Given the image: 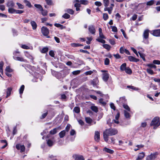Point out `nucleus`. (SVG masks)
<instances>
[{
	"instance_id": "nucleus-15",
	"label": "nucleus",
	"mask_w": 160,
	"mask_h": 160,
	"mask_svg": "<svg viewBox=\"0 0 160 160\" xmlns=\"http://www.w3.org/2000/svg\"><path fill=\"white\" fill-rule=\"evenodd\" d=\"M126 99L125 97H121L120 98L119 101H118V100L117 101V102L118 103H123L126 101Z\"/></svg>"
},
{
	"instance_id": "nucleus-40",
	"label": "nucleus",
	"mask_w": 160,
	"mask_h": 160,
	"mask_svg": "<svg viewBox=\"0 0 160 160\" xmlns=\"http://www.w3.org/2000/svg\"><path fill=\"white\" fill-rule=\"evenodd\" d=\"M125 71L128 74H131L132 73V71L131 69L128 68H126Z\"/></svg>"
},
{
	"instance_id": "nucleus-43",
	"label": "nucleus",
	"mask_w": 160,
	"mask_h": 160,
	"mask_svg": "<svg viewBox=\"0 0 160 160\" xmlns=\"http://www.w3.org/2000/svg\"><path fill=\"white\" fill-rule=\"evenodd\" d=\"M71 126L70 124H68L65 128V131H66L67 132H68L70 128H71Z\"/></svg>"
},
{
	"instance_id": "nucleus-48",
	"label": "nucleus",
	"mask_w": 160,
	"mask_h": 160,
	"mask_svg": "<svg viewBox=\"0 0 160 160\" xmlns=\"http://www.w3.org/2000/svg\"><path fill=\"white\" fill-rule=\"evenodd\" d=\"M109 63V60L108 58H105L104 61V64L105 65H108Z\"/></svg>"
},
{
	"instance_id": "nucleus-47",
	"label": "nucleus",
	"mask_w": 160,
	"mask_h": 160,
	"mask_svg": "<svg viewBox=\"0 0 160 160\" xmlns=\"http://www.w3.org/2000/svg\"><path fill=\"white\" fill-rule=\"evenodd\" d=\"M48 48H44L42 49L41 52L43 53H45L48 51Z\"/></svg>"
},
{
	"instance_id": "nucleus-58",
	"label": "nucleus",
	"mask_w": 160,
	"mask_h": 160,
	"mask_svg": "<svg viewBox=\"0 0 160 160\" xmlns=\"http://www.w3.org/2000/svg\"><path fill=\"white\" fill-rule=\"evenodd\" d=\"M21 47L22 48L24 49H30V48L28 46L25 45H22Z\"/></svg>"
},
{
	"instance_id": "nucleus-13",
	"label": "nucleus",
	"mask_w": 160,
	"mask_h": 160,
	"mask_svg": "<svg viewBox=\"0 0 160 160\" xmlns=\"http://www.w3.org/2000/svg\"><path fill=\"white\" fill-rule=\"evenodd\" d=\"M128 60L131 62H137L139 61V59L135 58L132 56H129L128 57Z\"/></svg>"
},
{
	"instance_id": "nucleus-12",
	"label": "nucleus",
	"mask_w": 160,
	"mask_h": 160,
	"mask_svg": "<svg viewBox=\"0 0 160 160\" xmlns=\"http://www.w3.org/2000/svg\"><path fill=\"white\" fill-rule=\"evenodd\" d=\"M13 58L16 60L19 61L21 62H25L26 61L25 59H24L22 57H15L13 56Z\"/></svg>"
},
{
	"instance_id": "nucleus-16",
	"label": "nucleus",
	"mask_w": 160,
	"mask_h": 160,
	"mask_svg": "<svg viewBox=\"0 0 160 160\" xmlns=\"http://www.w3.org/2000/svg\"><path fill=\"white\" fill-rule=\"evenodd\" d=\"M102 78L103 80L105 81H107L109 78V75L107 73H104L102 74Z\"/></svg>"
},
{
	"instance_id": "nucleus-51",
	"label": "nucleus",
	"mask_w": 160,
	"mask_h": 160,
	"mask_svg": "<svg viewBox=\"0 0 160 160\" xmlns=\"http://www.w3.org/2000/svg\"><path fill=\"white\" fill-rule=\"evenodd\" d=\"M87 38L88 40V41H86V43L87 44H89L90 43L91 41H92V37H87Z\"/></svg>"
},
{
	"instance_id": "nucleus-11",
	"label": "nucleus",
	"mask_w": 160,
	"mask_h": 160,
	"mask_svg": "<svg viewBox=\"0 0 160 160\" xmlns=\"http://www.w3.org/2000/svg\"><path fill=\"white\" fill-rule=\"evenodd\" d=\"M100 133L98 131H96L95 132V136H94V139L97 142H98L100 140Z\"/></svg>"
},
{
	"instance_id": "nucleus-35",
	"label": "nucleus",
	"mask_w": 160,
	"mask_h": 160,
	"mask_svg": "<svg viewBox=\"0 0 160 160\" xmlns=\"http://www.w3.org/2000/svg\"><path fill=\"white\" fill-rule=\"evenodd\" d=\"M91 109L93 111L96 112H98V108L94 106H91Z\"/></svg>"
},
{
	"instance_id": "nucleus-46",
	"label": "nucleus",
	"mask_w": 160,
	"mask_h": 160,
	"mask_svg": "<svg viewBox=\"0 0 160 160\" xmlns=\"http://www.w3.org/2000/svg\"><path fill=\"white\" fill-rule=\"evenodd\" d=\"M41 11L42 14L43 16H46L47 15L48 11L47 10H43Z\"/></svg>"
},
{
	"instance_id": "nucleus-63",
	"label": "nucleus",
	"mask_w": 160,
	"mask_h": 160,
	"mask_svg": "<svg viewBox=\"0 0 160 160\" xmlns=\"http://www.w3.org/2000/svg\"><path fill=\"white\" fill-rule=\"evenodd\" d=\"M75 134H76V132H75V131L74 130L72 129L71 130V131L70 132V134L71 135L73 136V135H74Z\"/></svg>"
},
{
	"instance_id": "nucleus-23",
	"label": "nucleus",
	"mask_w": 160,
	"mask_h": 160,
	"mask_svg": "<svg viewBox=\"0 0 160 160\" xmlns=\"http://www.w3.org/2000/svg\"><path fill=\"white\" fill-rule=\"evenodd\" d=\"M25 55L27 57L31 59L32 61L33 60V58L32 56L31 55L28 53V52H26L25 53Z\"/></svg>"
},
{
	"instance_id": "nucleus-57",
	"label": "nucleus",
	"mask_w": 160,
	"mask_h": 160,
	"mask_svg": "<svg viewBox=\"0 0 160 160\" xmlns=\"http://www.w3.org/2000/svg\"><path fill=\"white\" fill-rule=\"evenodd\" d=\"M72 46L73 47H77L82 46V45L79 44L73 43L71 44Z\"/></svg>"
},
{
	"instance_id": "nucleus-42",
	"label": "nucleus",
	"mask_w": 160,
	"mask_h": 160,
	"mask_svg": "<svg viewBox=\"0 0 160 160\" xmlns=\"http://www.w3.org/2000/svg\"><path fill=\"white\" fill-rule=\"evenodd\" d=\"M66 11L69 13V14H74V11L72 9H67Z\"/></svg>"
},
{
	"instance_id": "nucleus-2",
	"label": "nucleus",
	"mask_w": 160,
	"mask_h": 160,
	"mask_svg": "<svg viewBox=\"0 0 160 160\" xmlns=\"http://www.w3.org/2000/svg\"><path fill=\"white\" fill-rule=\"evenodd\" d=\"M104 6L105 8H104V11H108L109 14H110L112 12V7H108L109 4V0H103Z\"/></svg>"
},
{
	"instance_id": "nucleus-39",
	"label": "nucleus",
	"mask_w": 160,
	"mask_h": 160,
	"mask_svg": "<svg viewBox=\"0 0 160 160\" xmlns=\"http://www.w3.org/2000/svg\"><path fill=\"white\" fill-rule=\"evenodd\" d=\"M62 17L65 19H68L70 17V15L68 13H65L62 16Z\"/></svg>"
},
{
	"instance_id": "nucleus-37",
	"label": "nucleus",
	"mask_w": 160,
	"mask_h": 160,
	"mask_svg": "<svg viewBox=\"0 0 160 160\" xmlns=\"http://www.w3.org/2000/svg\"><path fill=\"white\" fill-rule=\"evenodd\" d=\"M123 107L124 108H125V109L127 110L128 111H130V108L128 105L125 104H123Z\"/></svg>"
},
{
	"instance_id": "nucleus-54",
	"label": "nucleus",
	"mask_w": 160,
	"mask_h": 160,
	"mask_svg": "<svg viewBox=\"0 0 160 160\" xmlns=\"http://www.w3.org/2000/svg\"><path fill=\"white\" fill-rule=\"evenodd\" d=\"M145 56L146 55L145 54L141 53V58H142L143 60L145 62L146 61V59L145 58Z\"/></svg>"
},
{
	"instance_id": "nucleus-45",
	"label": "nucleus",
	"mask_w": 160,
	"mask_h": 160,
	"mask_svg": "<svg viewBox=\"0 0 160 160\" xmlns=\"http://www.w3.org/2000/svg\"><path fill=\"white\" fill-rule=\"evenodd\" d=\"M127 87L128 88H131L132 90H138V89L137 88H135L133 86H128Z\"/></svg>"
},
{
	"instance_id": "nucleus-27",
	"label": "nucleus",
	"mask_w": 160,
	"mask_h": 160,
	"mask_svg": "<svg viewBox=\"0 0 160 160\" xmlns=\"http://www.w3.org/2000/svg\"><path fill=\"white\" fill-rule=\"evenodd\" d=\"M24 2L25 4L29 8L32 7V5L30 2L27 0H24L23 1Z\"/></svg>"
},
{
	"instance_id": "nucleus-29",
	"label": "nucleus",
	"mask_w": 160,
	"mask_h": 160,
	"mask_svg": "<svg viewBox=\"0 0 160 160\" xmlns=\"http://www.w3.org/2000/svg\"><path fill=\"white\" fill-rule=\"evenodd\" d=\"M24 89V86L23 85H22L19 89V92L20 94H22L23 93V91Z\"/></svg>"
},
{
	"instance_id": "nucleus-30",
	"label": "nucleus",
	"mask_w": 160,
	"mask_h": 160,
	"mask_svg": "<svg viewBox=\"0 0 160 160\" xmlns=\"http://www.w3.org/2000/svg\"><path fill=\"white\" fill-rule=\"evenodd\" d=\"M35 7L36 8L39 9L40 11L43 10V8L40 4H35L34 5Z\"/></svg>"
},
{
	"instance_id": "nucleus-28",
	"label": "nucleus",
	"mask_w": 160,
	"mask_h": 160,
	"mask_svg": "<svg viewBox=\"0 0 160 160\" xmlns=\"http://www.w3.org/2000/svg\"><path fill=\"white\" fill-rule=\"evenodd\" d=\"M8 12L9 13H15L16 10L13 8H9L8 9Z\"/></svg>"
},
{
	"instance_id": "nucleus-64",
	"label": "nucleus",
	"mask_w": 160,
	"mask_h": 160,
	"mask_svg": "<svg viewBox=\"0 0 160 160\" xmlns=\"http://www.w3.org/2000/svg\"><path fill=\"white\" fill-rule=\"evenodd\" d=\"M113 56L115 58L117 59L121 58V56L118 53L116 54H113Z\"/></svg>"
},
{
	"instance_id": "nucleus-32",
	"label": "nucleus",
	"mask_w": 160,
	"mask_h": 160,
	"mask_svg": "<svg viewBox=\"0 0 160 160\" xmlns=\"http://www.w3.org/2000/svg\"><path fill=\"white\" fill-rule=\"evenodd\" d=\"M4 65V63L3 62H0V72L2 73H3V70L2 67Z\"/></svg>"
},
{
	"instance_id": "nucleus-22",
	"label": "nucleus",
	"mask_w": 160,
	"mask_h": 160,
	"mask_svg": "<svg viewBox=\"0 0 160 160\" xmlns=\"http://www.w3.org/2000/svg\"><path fill=\"white\" fill-rule=\"evenodd\" d=\"M59 128H54L53 129L51 130L50 131V133L51 134H52V135L54 134H56L57 132V131Z\"/></svg>"
},
{
	"instance_id": "nucleus-24",
	"label": "nucleus",
	"mask_w": 160,
	"mask_h": 160,
	"mask_svg": "<svg viewBox=\"0 0 160 160\" xmlns=\"http://www.w3.org/2000/svg\"><path fill=\"white\" fill-rule=\"evenodd\" d=\"M54 26L58 28H59L61 29H62L65 28V27L60 24L55 23L54 24Z\"/></svg>"
},
{
	"instance_id": "nucleus-7",
	"label": "nucleus",
	"mask_w": 160,
	"mask_h": 160,
	"mask_svg": "<svg viewBox=\"0 0 160 160\" xmlns=\"http://www.w3.org/2000/svg\"><path fill=\"white\" fill-rule=\"evenodd\" d=\"M16 148L18 150H20L21 152H22L25 151V148L23 145L18 144L16 145Z\"/></svg>"
},
{
	"instance_id": "nucleus-21",
	"label": "nucleus",
	"mask_w": 160,
	"mask_h": 160,
	"mask_svg": "<svg viewBox=\"0 0 160 160\" xmlns=\"http://www.w3.org/2000/svg\"><path fill=\"white\" fill-rule=\"evenodd\" d=\"M31 24L32 27L33 29H35L37 27V25L35 22L34 21H31Z\"/></svg>"
},
{
	"instance_id": "nucleus-8",
	"label": "nucleus",
	"mask_w": 160,
	"mask_h": 160,
	"mask_svg": "<svg viewBox=\"0 0 160 160\" xmlns=\"http://www.w3.org/2000/svg\"><path fill=\"white\" fill-rule=\"evenodd\" d=\"M73 157L75 160H84L83 157L80 155H73Z\"/></svg>"
},
{
	"instance_id": "nucleus-61",
	"label": "nucleus",
	"mask_w": 160,
	"mask_h": 160,
	"mask_svg": "<svg viewBox=\"0 0 160 160\" xmlns=\"http://www.w3.org/2000/svg\"><path fill=\"white\" fill-rule=\"evenodd\" d=\"M49 55L51 56V57H54V52L52 51L51 50L49 51Z\"/></svg>"
},
{
	"instance_id": "nucleus-5",
	"label": "nucleus",
	"mask_w": 160,
	"mask_h": 160,
	"mask_svg": "<svg viewBox=\"0 0 160 160\" xmlns=\"http://www.w3.org/2000/svg\"><path fill=\"white\" fill-rule=\"evenodd\" d=\"M41 32L43 35L46 36L48 38H50V37L48 36V34L49 33V31L48 29L46 27H42L41 28Z\"/></svg>"
},
{
	"instance_id": "nucleus-60",
	"label": "nucleus",
	"mask_w": 160,
	"mask_h": 160,
	"mask_svg": "<svg viewBox=\"0 0 160 160\" xmlns=\"http://www.w3.org/2000/svg\"><path fill=\"white\" fill-rule=\"evenodd\" d=\"M45 1L48 5H52V0H45Z\"/></svg>"
},
{
	"instance_id": "nucleus-44",
	"label": "nucleus",
	"mask_w": 160,
	"mask_h": 160,
	"mask_svg": "<svg viewBox=\"0 0 160 160\" xmlns=\"http://www.w3.org/2000/svg\"><path fill=\"white\" fill-rule=\"evenodd\" d=\"M6 71L8 72H12V70L11 69L9 66H7L6 67Z\"/></svg>"
},
{
	"instance_id": "nucleus-31",
	"label": "nucleus",
	"mask_w": 160,
	"mask_h": 160,
	"mask_svg": "<svg viewBox=\"0 0 160 160\" xmlns=\"http://www.w3.org/2000/svg\"><path fill=\"white\" fill-rule=\"evenodd\" d=\"M73 111L76 113H79L80 111V108L78 107H76L74 108Z\"/></svg>"
},
{
	"instance_id": "nucleus-4",
	"label": "nucleus",
	"mask_w": 160,
	"mask_h": 160,
	"mask_svg": "<svg viewBox=\"0 0 160 160\" xmlns=\"http://www.w3.org/2000/svg\"><path fill=\"white\" fill-rule=\"evenodd\" d=\"M148 35L149 30L148 29H146L144 31L143 34V38L144 39L143 41L146 44H148L149 42L148 40Z\"/></svg>"
},
{
	"instance_id": "nucleus-38",
	"label": "nucleus",
	"mask_w": 160,
	"mask_h": 160,
	"mask_svg": "<svg viewBox=\"0 0 160 160\" xmlns=\"http://www.w3.org/2000/svg\"><path fill=\"white\" fill-rule=\"evenodd\" d=\"M103 18L104 20H106L108 18V14L106 13L103 14Z\"/></svg>"
},
{
	"instance_id": "nucleus-36",
	"label": "nucleus",
	"mask_w": 160,
	"mask_h": 160,
	"mask_svg": "<svg viewBox=\"0 0 160 160\" xmlns=\"http://www.w3.org/2000/svg\"><path fill=\"white\" fill-rule=\"evenodd\" d=\"M103 47L105 48L108 50H109L110 49V48H111V46L110 45H109L108 44H103Z\"/></svg>"
},
{
	"instance_id": "nucleus-33",
	"label": "nucleus",
	"mask_w": 160,
	"mask_h": 160,
	"mask_svg": "<svg viewBox=\"0 0 160 160\" xmlns=\"http://www.w3.org/2000/svg\"><path fill=\"white\" fill-rule=\"evenodd\" d=\"M86 122L88 123H91L92 121V119L89 117H86L85 118Z\"/></svg>"
},
{
	"instance_id": "nucleus-59",
	"label": "nucleus",
	"mask_w": 160,
	"mask_h": 160,
	"mask_svg": "<svg viewBox=\"0 0 160 160\" xmlns=\"http://www.w3.org/2000/svg\"><path fill=\"white\" fill-rule=\"evenodd\" d=\"M95 4L98 6H100L102 5V3L100 2L96 1L95 2Z\"/></svg>"
},
{
	"instance_id": "nucleus-52",
	"label": "nucleus",
	"mask_w": 160,
	"mask_h": 160,
	"mask_svg": "<svg viewBox=\"0 0 160 160\" xmlns=\"http://www.w3.org/2000/svg\"><path fill=\"white\" fill-rule=\"evenodd\" d=\"M96 40L97 41L103 44L105 43V41L104 40L98 38L96 39Z\"/></svg>"
},
{
	"instance_id": "nucleus-6",
	"label": "nucleus",
	"mask_w": 160,
	"mask_h": 160,
	"mask_svg": "<svg viewBox=\"0 0 160 160\" xmlns=\"http://www.w3.org/2000/svg\"><path fill=\"white\" fill-rule=\"evenodd\" d=\"M158 155L157 152L151 153L147 157L146 160H154L157 158Z\"/></svg>"
},
{
	"instance_id": "nucleus-1",
	"label": "nucleus",
	"mask_w": 160,
	"mask_h": 160,
	"mask_svg": "<svg viewBox=\"0 0 160 160\" xmlns=\"http://www.w3.org/2000/svg\"><path fill=\"white\" fill-rule=\"evenodd\" d=\"M118 132L117 130L114 128L106 129L103 132V136L104 140L108 142V136H112L116 134Z\"/></svg>"
},
{
	"instance_id": "nucleus-62",
	"label": "nucleus",
	"mask_w": 160,
	"mask_h": 160,
	"mask_svg": "<svg viewBox=\"0 0 160 160\" xmlns=\"http://www.w3.org/2000/svg\"><path fill=\"white\" fill-rule=\"evenodd\" d=\"M80 72V70H77L73 71L72 73L74 75H76L79 74Z\"/></svg>"
},
{
	"instance_id": "nucleus-20",
	"label": "nucleus",
	"mask_w": 160,
	"mask_h": 160,
	"mask_svg": "<svg viewBox=\"0 0 160 160\" xmlns=\"http://www.w3.org/2000/svg\"><path fill=\"white\" fill-rule=\"evenodd\" d=\"M124 115L125 117L126 118L129 119L130 118L131 116L130 113L126 110L124 111Z\"/></svg>"
},
{
	"instance_id": "nucleus-19",
	"label": "nucleus",
	"mask_w": 160,
	"mask_h": 160,
	"mask_svg": "<svg viewBox=\"0 0 160 160\" xmlns=\"http://www.w3.org/2000/svg\"><path fill=\"white\" fill-rule=\"evenodd\" d=\"M66 135V132L65 130L61 131L59 133V135L60 138H63Z\"/></svg>"
},
{
	"instance_id": "nucleus-49",
	"label": "nucleus",
	"mask_w": 160,
	"mask_h": 160,
	"mask_svg": "<svg viewBox=\"0 0 160 160\" xmlns=\"http://www.w3.org/2000/svg\"><path fill=\"white\" fill-rule=\"evenodd\" d=\"M147 72L148 73L151 75L153 74H154V72L150 68L147 69Z\"/></svg>"
},
{
	"instance_id": "nucleus-53",
	"label": "nucleus",
	"mask_w": 160,
	"mask_h": 160,
	"mask_svg": "<svg viewBox=\"0 0 160 160\" xmlns=\"http://www.w3.org/2000/svg\"><path fill=\"white\" fill-rule=\"evenodd\" d=\"M147 66L150 68H156V66L153 64H149L147 65Z\"/></svg>"
},
{
	"instance_id": "nucleus-50",
	"label": "nucleus",
	"mask_w": 160,
	"mask_h": 160,
	"mask_svg": "<svg viewBox=\"0 0 160 160\" xmlns=\"http://www.w3.org/2000/svg\"><path fill=\"white\" fill-rule=\"evenodd\" d=\"M154 3V0H151L147 2V5H152Z\"/></svg>"
},
{
	"instance_id": "nucleus-17",
	"label": "nucleus",
	"mask_w": 160,
	"mask_h": 160,
	"mask_svg": "<svg viewBox=\"0 0 160 160\" xmlns=\"http://www.w3.org/2000/svg\"><path fill=\"white\" fill-rule=\"evenodd\" d=\"M103 151L110 154H112L114 152L113 150L107 148L106 147L103 148Z\"/></svg>"
},
{
	"instance_id": "nucleus-9",
	"label": "nucleus",
	"mask_w": 160,
	"mask_h": 160,
	"mask_svg": "<svg viewBox=\"0 0 160 160\" xmlns=\"http://www.w3.org/2000/svg\"><path fill=\"white\" fill-rule=\"evenodd\" d=\"M88 30L92 34H94L95 33L96 30L94 26L92 25H90L88 27Z\"/></svg>"
},
{
	"instance_id": "nucleus-10",
	"label": "nucleus",
	"mask_w": 160,
	"mask_h": 160,
	"mask_svg": "<svg viewBox=\"0 0 160 160\" xmlns=\"http://www.w3.org/2000/svg\"><path fill=\"white\" fill-rule=\"evenodd\" d=\"M15 4L12 0L8 1L7 3V6L8 8H14Z\"/></svg>"
},
{
	"instance_id": "nucleus-26",
	"label": "nucleus",
	"mask_w": 160,
	"mask_h": 160,
	"mask_svg": "<svg viewBox=\"0 0 160 160\" xmlns=\"http://www.w3.org/2000/svg\"><path fill=\"white\" fill-rule=\"evenodd\" d=\"M126 68V64L125 63H123L120 67L121 71H124Z\"/></svg>"
},
{
	"instance_id": "nucleus-41",
	"label": "nucleus",
	"mask_w": 160,
	"mask_h": 160,
	"mask_svg": "<svg viewBox=\"0 0 160 160\" xmlns=\"http://www.w3.org/2000/svg\"><path fill=\"white\" fill-rule=\"evenodd\" d=\"M17 5L18 6V8L22 9L24 8V6L22 4H21L19 3L18 2H17L16 3Z\"/></svg>"
},
{
	"instance_id": "nucleus-34",
	"label": "nucleus",
	"mask_w": 160,
	"mask_h": 160,
	"mask_svg": "<svg viewBox=\"0 0 160 160\" xmlns=\"http://www.w3.org/2000/svg\"><path fill=\"white\" fill-rule=\"evenodd\" d=\"M80 2L81 4L84 5H87L88 3V1L85 0H80Z\"/></svg>"
},
{
	"instance_id": "nucleus-25",
	"label": "nucleus",
	"mask_w": 160,
	"mask_h": 160,
	"mask_svg": "<svg viewBox=\"0 0 160 160\" xmlns=\"http://www.w3.org/2000/svg\"><path fill=\"white\" fill-rule=\"evenodd\" d=\"M12 90V88H8L7 89V96L6 97V98H8L10 95Z\"/></svg>"
},
{
	"instance_id": "nucleus-3",
	"label": "nucleus",
	"mask_w": 160,
	"mask_h": 160,
	"mask_svg": "<svg viewBox=\"0 0 160 160\" xmlns=\"http://www.w3.org/2000/svg\"><path fill=\"white\" fill-rule=\"evenodd\" d=\"M159 118L158 117H155L152 120L150 125L151 126H153V128L154 129H156L159 126Z\"/></svg>"
},
{
	"instance_id": "nucleus-14",
	"label": "nucleus",
	"mask_w": 160,
	"mask_h": 160,
	"mask_svg": "<svg viewBox=\"0 0 160 160\" xmlns=\"http://www.w3.org/2000/svg\"><path fill=\"white\" fill-rule=\"evenodd\" d=\"M152 34L155 36H160V29L154 30L153 31Z\"/></svg>"
},
{
	"instance_id": "nucleus-18",
	"label": "nucleus",
	"mask_w": 160,
	"mask_h": 160,
	"mask_svg": "<svg viewBox=\"0 0 160 160\" xmlns=\"http://www.w3.org/2000/svg\"><path fill=\"white\" fill-rule=\"evenodd\" d=\"M47 143L49 146L51 147L54 144V142L49 139L47 141Z\"/></svg>"
},
{
	"instance_id": "nucleus-56",
	"label": "nucleus",
	"mask_w": 160,
	"mask_h": 160,
	"mask_svg": "<svg viewBox=\"0 0 160 160\" xmlns=\"http://www.w3.org/2000/svg\"><path fill=\"white\" fill-rule=\"evenodd\" d=\"M153 63L154 64L160 65V61L158 60H154Z\"/></svg>"
},
{
	"instance_id": "nucleus-55",
	"label": "nucleus",
	"mask_w": 160,
	"mask_h": 160,
	"mask_svg": "<svg viewBox=\"0 0 160 160\" xmlns=\"http://www.w3.org/2000/svg\"><path fill=\"white\" fill-rule=\"evenodd\" d=\"M131 49L133 51V52L138 57V54L136 50L133 47H131Z\"/></svg>"
}]
</instances>
